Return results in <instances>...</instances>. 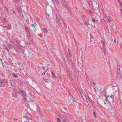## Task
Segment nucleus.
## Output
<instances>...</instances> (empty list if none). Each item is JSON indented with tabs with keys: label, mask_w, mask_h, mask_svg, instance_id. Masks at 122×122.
Instances as JSON below:
<instances>
[{
	"label": "nucleus",
	"mask_w": 122,
	"mask_h": 122,
	"mask_svg": "<svg viewBox=\"0 0 122 122\" xmlns=\"http://www.w3.org/2000/svg\"><path fill=\"white\" fill-rule=\"evenodd\" d=\"M93 84H94V85H96V83L94 82L93 83Z\"/></svg>",
	"instance_id": "obj_59"
},
{
	"label": "nucleus",
	"mask_w": 122,
	"mask_h": 122,
	"mask_svg": "<svg viewBox=\"0 0 122 122\" xmlns=\"http://www.w3.org/2000/svg\"><path fill=\"white\" fill-rule=\"evenodd\" d=\"M114 42L116 43V38H114Z\"/></svg>",
	"instance_id": "obj_46"
},
{
	"label": "nucleus",
	"mask_w": 122,
	"mask_h": 122,
	"mask_svg": "<svg viewBox=\"0 0 122 122\" xmlns=\"http://www.w3.org/2000/svg\"><path fill=\"white\" fill-rule=\"evenodd\" d=\"M117 79L118 80L119 79H120L121 76V75L120 73V70L119 68L118 67L117 68Z\"/></svg>",
	"instance_id": "obj_1"
},
{
	"label": "nucleus",
	"mask_w": 122,
	"mask_h": 122,
	"mask_svg": "<svg viewBox=\"0 0 122 122\" xmlns=\"http://www.w3.org/2000/svg\"><path fill=\"white\" fill-rule=\"evenodd\" d=\"M62 122H66L67 121V119L66 117L63 119H62Z\"/></svg>",
	"instance_id": "obj_17"
},
{
	"label": "nucleus",
	"mask_w": 122,
	"mask_h": 122,
	"mask_svg": "<svg viewBox=\"0 0 122 122\" xmlns=\"http://www.w3.org/2000/svg\"><path fill=\"white\" fill-rule=\"evenodd\" d=\"M84 23L85 24V25H86V24L87 23V22L86 21H84Z\"/></svg>",
	"instance_id": "obj_51"
},
{
	"label": "nucleus",
	"mask_w": 122,
	"mask_h": 122,
	"mask_svg": "<svg viewBox=\"0 0 122 122\" xmlns=\"http://www.w3.org/2000/svg\"><path fill=\"white\" fill-rule=\"evenodd\" d=\"M42 69H43V70H44L45 69V68L44 67L42 66Z\"/></svg>",
	"instance_id": "obj_48"
},
{
	"label": "nucleus",
	"mask_w": 122,
	"mask_h": 122,
	"mask_svg": "<svg viewBox=\"0 0 122 122\" xmlns=\"http://www.w3.org/2000/svg\"><path fill=\"white\" fill-rule=\"evenodd\" d=\"M88 97L89 100L90 101V102L92 103H93V102L92 101L91 98L88 95Z\"/></svg>",
	"instance_id": "obj_22"
},
{
	"label": "nucleus",
	"mask_w": 122,
	"mask_h": 122,
	"mask_svg": "<svg viewBox=\"0 0 122 122\" xmlns=\"http://www.w3.org/2000/svg\"><path fill=\"white\" fill-rule=\"evenodd\" d=\"M52 3L53 4H55L54 2V1H52Z\"/></svg>",
	"instance_id": "obj_62"
},
{
	"label": "nucleus",
	"mask_w": 122,
	"mask_h": 122,
	"mask_svg": "<svg viewBox=\"0 0 122 122\" xmlns=\"http://www.w3.org/2000/svg\"><path fill=\"white\" fill-rule=\"evenodd\" d=\"M45 81L47 83H48L49 80H48V79H45Z\"/></svg>",
	"instance_id": "obj_31"
},
{
	"label": "nucleus",
	"mask_w": 122,
	"mask_h": 122,
	"mask_svg": "<svg viewBox=\"0 0 122 122\" xmlns=\"http://www.w3.org/2000/svg\"><path fill=\"white\" fill-rule=\"evenodd\" d=\"M43 31L45 33H46L47 32V30L45 28H43Z\"/></svg>",
	"instance_id": "obj_16"
},
{
	"label": "nucleus",
	"mask_w": 122,
	"mask_h": 122,
	"mask_svg": "<svg viewBox=\"0 0 122 122\" xmlns=\"http://www.w3.org/2000/svg\"><path fill=\"white\" fill-rule=\"evenodd\" d=\"M26 96L23 97V99L24 101L25 102L26 101Z\"/></svg>",
	"instance_id": "obj_21"
},
{
	"label": "nucleus",
	"mask_w": 122,
	"mask_h": 122,
	"mask_svg": "<svg viewBox=\"0 0 122 122\" xmlns=\"http://www.w3.org/2000/svg\"><path fill=\"white\" fill-rule=\"evenodd\" d=\"M47 71V70H46V71H45L44 73H45V74Z\"/></svg>",
	"instance_id": "obj_56"
},
{
	"label": "nucleus",
	"mask_w": 122,
	"mask_h": 122,
	"mask_svg": "<svg viewBox=\"0 0 122 122\" xmlns=\"http://www.w3.org/2000/svg\"><path fill=\"white\" fill-rule=\"evenodd\" d=\"M52 74V76L53 78H56V75H55V74L53 72H51Z\"/></svg>",
	"instance_id": "obj_12"
},
{
	"label": "nucleus",
	"mask_w": 122,
	"mask_h": 122,
	"mask_svg": "<svg viewBox=\"0 0 122 122\" xmlns=\"http://www.w3.org/2000/svg\"><path fill=\"white\" fill-rule=\"evenodd\" d=\"M88 4L90 6V7L92 8H93V3L91 1H89L88 2Z\"/></svg>",
	"instance_id": "obj_7"
},
{
	"label": "nucleus",
	"mask_w": 122,
	"mask_h": 122,
	"mask_svg": "<svg viewBox=\"0 0 122 122\" xmlns=\"http://www.w3.org/2000/svg\"><path fill=\"white\" fill-rule=\"evenodd\" d=\"M64 109H65L66 111V109L64 107Z\"/></svg>",
	"instance_id": "obj_63"
},
{
	"label": "nucleus",
	"mask_w": 122,
	"mask_h": 122,
	"mask_svg": "<svg viewBox=\"0 0 122 122\" xmlns=\"http://www.w3.org/2000/svg\"><path fill=\"white\" fill-rule=\"evenodd\" d=\"M5 86L4 82L1 80H0V86L1 87H4Z\"/></svg>",
	"instance_id": "obj_4"
},
{
	"label": "nucleus",
	"mask_w": 122,
	"mask_h": 122,
	"mask_svg": "<svg viewBox=\"0 0 122 122\" xmlns=\"http://www.w3.org/2000/svg\"><path fill=\"white\" fill-rule=\"evenodd\" d=\"M26 35H27V36L28 37V38L30 37L31 36H30V33H29V34H26Z\"/></svg>",
	"instance_id": "obj_26"
},
{
	"label": "nucleus",
	"mask_w": 122,
	"mask_h": 122,
	"mask_svg": "<svg viewBox=\"0 0 122 122\" xmlns=\"http://www.w3.org/2000/svg\"><path fill=\"white\" fill-rule=\"evenodd\" d=\"M118 2H119L120 5H121V1L120 0H118Z\"/></svg>",
	"instance_id": "obj_49"
},
{
	"label": "nucleus",
	"mask_w": 122,
	"mask_h": 122,
	"mask_svg": "<svg viewBox=\"0 0 122 122\" xmlns=\"http://www.w3.org/2000/svg\"><path fill=\"white\" fill-rule=\"evenodd\" d=\"M93 114H94V116H95V117H96L97 116L96 115V113L94 111L93 112Z\"/></svg>",
	"instance_id": "obj_34"
},
{
	"label": "nucleus",
	"mask_w": 122,
	"mask_h": 122,
	"mask_svg": "<svg viewBox=\"0 0 122 122\" xmlns=\"http://www.w3.org/2000/svg\"><path fill=\"white\" fill-rule=\"evenodd\" d=\"M71 55H69V57H71Z\"/></svg>",
	"instance_id": "obj_50"
},
{
	"label": "nucleus",
	"mask_w": 122,
	"mask_h": 122,
	"mask_svg": "<svg viewBox=\"0 0 122 122\" xmlns=\"http://www.w3.org/2000/svg\"><path fill=\"white\" fill-rule=\"evenodd\" d=\"M65 30L67 32L68 34V33L69 32L66 29Z\"/></svg>",
	"instance_id": "obj_52"
},
{
	"label": "nucleus",
	"mask_w": 122,
	"mask_h": 122,
	"mask_svg": "<svg viewBox=\"0 0 122 122\" xmlns=\"http://www.w3.org/2000/svg\"><path fill=\"white\" fill-rule=\"evenodd\" d=\"M121 13L122 14V10L121 9Z\"/></svg>",
	"instance_id": "obj_60"
},
{
	"label": "nucleus",
	"mask_w": 122,
	"mask_h": 122,
	"mask_svg": "<svg viewBox=\"0 0 122 122\" xmlns=\"http://www.w3.org/2000/svg\"><path fill=\"white\" fill-rule=\"evenodd\" d=\"M12 75L15 78L17 77L18 76L17 74H15L14 73H12Z\"/></svg>",
	"instance_id": "obj_14"
},
{
	"label": "nucleus",
	"mask_w": 122,
	"mask_h": 122,
	"mask_svg": "<svg viewBox=\"0 0 122 122\" xmlns=\"http://www.w3.org/2000/svg\"><path fill=\"white\" fill-rule=\"evenodd\" d=\"M28 38V40L30 41H33V39L31 37V36L29 37H29Z\"/></svg>",
	"instance_id": "obj_20"
},
{
	"label": "nucleus",
	"mask_w": 122,
	"mask_h": 122,
	"mask_svg": "<svg viewBox=\"0 0 122 122\" xmlns=\"http://www.w3.org/2000/svg\"><path fill=\"white\" fill-rule=\"evenodd\" d=\"M4 49L6 51L8 52H9V51L8 49L7 48V46L5 45H4Z\"/></svg>",
	"instance_id": "obj_9"
},
{
	"label": "nucleus",
	"mask_w": 122,
	"mask_h": 122,
	"mask_svg": "<svg viewBox=\"0 0 122 122\" xmlns=\"http://www.w3.org/2000/svg\"><path fill=\"white\" fill-rule=\"evenodd\" d=\"M61 0L62 1V3H63L64 2H65L66 1L65 0Z\"/></svg>",
	"instance_id": "obj_44"
},
{
	"label": "nucleus",
	"mask_w": 122,
	"mask_h": 122,
	"mask_svg": "<svg viewBox=\"0 0 122 122\" xmlns=\"http://www.w3.org/2000/svg\"><path fill=\"white\" fill-rule=\"evenodd\" d=\"M120 46L122 50V42L120 44Z\"/></svg>",
	"instance_id": "obj_38"
},
{
	"label": "nucleus",
	"mask_w": 122,
	"mask_h": 122,
	"mask_svg": "<svg viewBox=\"0 0 122 122\" xmlns=\"http://www.w3.org/2000/svg\"><path fill=\"white\" fill-rule=\"evenodd\" d=\"M36 28H35V29L34 30V31H32V33H36Z\"/></svg>",
	"instance_id": "obj_37"
},
{
	"label": "nucleus",
	"mask_w": 122,
	"mask_h": 122,
	"mask_svg": "<svg viewBox=\"0 0 122 122\" xmlns=\"http://www.w3.org/2000/svg\"><path fill=\"white\" fill-rule=\"evenodd\" d=\"M69 94H70V95L71 96V93L70 92Z\"/></svg>",
	"instance_id": "obj_61"
},
{
	"label": "nucleus",
	"mask_w": 122,
	"mask_h": 122,
	"mask_svg": "<svg viewBox=\"0 0 122 122\" xmlns=\"http://www.w3.org/2000/svg\"><path fill=\"white\" fill-rule=\"evenodd\" d=\"M36 25H35L34 24H32L31 26L32 27H34V28L36 26Z\"/></svg>",
	"instance_id": "obj_30"
},
{
	"label": "nucleus",
	"mask_w": 122,
	"mask_h": 122,
	"mask_svg": "<svg viewBox=\"0 0 122 122\" xmlns=\"http://www.w3.org/2000/svg\"><path fill=\"white\" fill-rule=\"evenodd\" d=\"M45 73H44V72H43V73H42V76H44V75H45Z\"/></svg>",
	"instance_id": "obj_45"
},
{
	"label": "nucleus",
	"mask_w": 122,
	"mask_h": 122,
	"mask_svg": "<svg viewBox=\"0 0 122 122\" xmlns=\"http://www.w3.org/2000/svg\"><path fill=\"white\" fill-rule=\"evenodd\" d=\"M108 97H107H107H106V100L107 101V98H108Z\"/></svg>",
	"instance_id": "obj_54"
},
{
	"label": "nucleus",
	"mask_w": 122,
	"mask_h": 122,
	"mask_svg": "<svg viewBox=\"0 0 122 122\" xmlns=\"http://www.w3.org/2000/svg\"><path fill=\"white\" fill-rule=\"evenodd\" d=\"M21 93L22 94V96L23 97L26 96V92H23L22 90H21Z\"/></svg>",
	"instance_id": "obj_6"
},
{
	"label": "nucleus",
	"mask_w": 122,
	"mask_h": 122,
	"mask_svg": "<svg viewBox=\"0 0 122 122\" xmlns=\"http://www.w3.org/2000/svg\"><path fill=\"white\" fill-rule=\"evenodd\" d=\"M63 4V5L66 8L67 6V3L66 2H64L62 3Z\"/></svg>",
	"instance_id": "obj_11"
},
{
	"label": "nucleus",
	"mask_w": 122,
	"mask_h": 122,
	"mask_svg": "<svg viewBox=\"0 0 122 122\" xmlns=\"http://www.w3.org/2000/svg\"><path fill=\"white\" fill-rule=\"evenodd\" d=\"M101 43L103 47H105V44L104 41H101Z\"/></svg>",
	"instance_id": "obj_15"
},
{
	"label": "nucleus",
	"mask_w": 122,
	"mask_h": 122,
	"mask_svg": "<svg viewBox=\"0 0 122 122\" xmlns=\"http://www.w3.org/2000/svg\"><path fill=\"white\" fill-rule=\"evenodd\" d=\"M57 121L58 122H61L60 121V118H57Z\"/></svg>",
	"instance_id": "obj_28"
},
{
	"label": "nucleus",
	"mask_w": 122,
	"mask_h": 122,
	"mask_svg": "<svg viewBox=\"0 0 122 122\" xmlns=\"http://www.w3.org/2000/svg\"><path fill=\"white\" fill-rule=\"evenodd\" d=\"M59 79H60V81H61V77H59Z\"/></svg>",
	"instance_id": "obj_55"
},
{
	"label": "nucleus",
	"mask_w": 122,
	"mask_h": 122,
	"mask_svg": "<svg viewBox=\"0 0 122 122\" xmlns=\"http://www.w3.org/2000/svg\"><path fill=\"white\" fill-rule=\"evenodd\" d=\"M72 96V98H71L70 99H69V101L70 102H74L75 101V99L73 96Z\"/></svg>",
	"instance_id": "obj_8"
},
{
	"label": "nucleus",
	"mask_w": 122,
	"mask_h": 122,
	"mask_svg": "<svg viewBox=\"0 0 122 122\" xmlns=\"http://www.w3.org/2000/svg\"><path fill=\"white\" fill-rule=\"evenodd\" d=\"M63 24L65 27H67V25L65 23L63 22Z\"/></svg>",
	"instance_id": "obj_36"
},
{
	"label": "nucleus",
	"mask_w": 122,
	"mask_h": 122,
	"mask_svg": "<svg viewBox=\"0 0 122 122\" xmlns=\"http://www.w3.org/2000/svg\"><path fill=\"white\" fill-rule=\"evenodd\" d=\"M13 13L15 15H16V12L14 11H13Z\"/></svg>",
	"instance_id": "obj_40"
},
{
	"label": "nucleus",
	"mask_w": 122,
	"mask_h": 122,
	"mask_svg": "<svg viewBox=\"0 0 122 122\" xmlns=\"http://www.w3.org/2000/svg\"><path fill=\"white\" fill-rule=\"evenodd\" d=\"M37 111L39 112H40V111L39 109L38 108Z\"/></svg>",
	"instance_id": "obj_47"
},
{
	"label": "nucleus",
	"mask_w": 122,
	"mask_h": 122,
	"mask_svg": "<svg viewBox=\"0 0 122 122\" xmlns=\"http://www.w3.org/2000/svg\"><path fill=\"white\" fill-rule=\"evenodd\" d=\"M113 96H112V95H111V96H107V97H111V98H112L113 97Z\"/></svg>",
	"instance_id": "obj_41"
},
{
	"label": "nucleus",
	"mask_w": 122,
	"mask_h": 122,
	"mask_svg": "<svg viewBox=\"0 0 122 122\" xmlns=\"http://www.w3.org/2000/svg\"><path fill=\"white\" fill-rule=\"evenodd\" d=\"M25 43H26L27 45H30V43L28 41H26L25 42Z\"/></svg>",
	"instance_id": "obj_19"
},
{
	"label": "nucleus",
	"mask_w": 122,
	"mask_h": 122,
	"mask_svg": "<svg viewBox=\"0 0 122 122\" xmlns=\"http://www.w3.org/2000/svg\"><path fill=\"white\" fill-rule=\"evenodd\" d=\"M68 53H71V50L69 49H68Z\"/></svg>",
	"instance_id": "obj_42"
},
{
	"label": "nucleus",
	"mask_w": 122,
	"mask_h": 122,
	"mask_svg": "<svg viewBox=\"0 0 122 122\" xmlns=\"http://www.w3.org/2000/svg\"><path fill=\"white\" fill-rule=\"evenodd\" d=\"M5 27H7L10 30L11 29V27L10 25H9L7 26H4Z\"/></svg>",
	"instance_id": "obj_13"
},
{
	"label": "nucleus",
	"mask_w": 122,
	"mask_h": 122,
	"mask_svg": "<svg viewBox=\"0 0 122 122\" xmlns=\"http://www.w3.org/2000/svg\"><path fill=\"white\" fill-rule=\"evenodd\" d=\"M65 118L64 117V116L63 115H62L61 116V119H64Z\"/></svg>",
	"instance_id": "obj_33"
},
{
	"label": "nucleus",
	"mask_w": 122,
	"mask_h": 122,
	"mask_svg": "<svg viewBox=\"0 0 122 122\" xmlns=\"http://www.w3.org/2000/svg\"><path fill=\"white\" fill-rule=\"evenodd\" d=\"M9 83L10 84L11 86H15V82L12 80H10L9 81Z\"/></svg>",
	"instance_id": "obj_3"
},
{
	"label": "nucleus",
	"mask_w": 122,
	"mask_h": 122,
	"mask_svg": "<svg viewBox=\"0 0 122 122\" xmlns=\"http://www.w3.org/2000/svg\"><path fill=\"white\" fill-rule=\"evenodd\" d=\"M80 93L81 96L82 97H83L84 95V94L82 92H80Z\"/></svg>",
	"instance_id": "obj_25"
},
{
	"label": "nucleus",
	"mask_w": 122,
	"mask_h": 122,
	"mask_svg": "<svg viewBox=\"0 0 122 122\" xmlns=\"http://www.w3.org/2000/svg\"><path fill=\"white\" fill-rule=\"evenodd\" d=\"M19 1V0H15V2L16 3H18Z\"/></svg>",
	"instance_id": "obj_39"
},
{
	"label": "nucleus",
	"mask_w": 122,
	"mask_h": 122,
	"mask_svg": "<svg viewBox=\"0 0 122 122\" xmlns=\"http://www.w3.org/2000/svg\"><path fill=\"white\" fill-rule=\"evenodd\" d=\"M103 51L104 52H105L106 51V49L105 47H103L102 48Z\"/></svg>",
	"instance_id": "obj_18"
},
{
	"label": "nucleus",
	"mask_w": 122,
	"mask_h": 122,
	"mask_svg": "<svg viewBox=\"0 0 122 122\" xmlns=\"http://www.w3.org/2000/svg\"><path fill=\"white\" fill-rule=\"evenodd\" d=\"M25 29L26 32V34H28L30 33L29 29L26 26H25Z\"/></svg>",
	"instance_id": "obj_5"
},
{
	"label": "nucleus",
	"mask_w": 122,
	"mask_h": 122,
	"mask_svg": "<svg viewBox=\"0 0 122 122\" xmlns=\"http://www.w3.org/2000/svg\"><path fill=\"white\" fill-rule=\"evenodd\" d=\"M85 16L84 15H83V16H82V18L83 17V18H85Z\"/></svg>",
	"instance_id": "obj_53"
},
{
	"label": "nucleus",
	"mask_w": 122,
	"mask_h": 122,
	"mask_svg": "<svg viewBox=\"0 0 122 122\" xmlns=\"http://www.w3.org/2000/svg\"><path fill=\"white\" fill-rule=\"evenodd\" d=\"M114 26V24H112L111 25V26Z\"/></svg>",
	"instance_id": "obj_58"
},
{
	"label": "nucleus",
	"mask_w": 122,
	"mask_h": 122,
	"mask_svg": "<svg viewBox=\"0 0 122 122\" xmlns=\"http://www.w3.org/2000/svg\"><path fill=\"white\" fill-rule=\"evenodd\" d=\"M108 20L110 22H111L112 21V20L110 19H108Z\"/></svg>",
	"instance_id": "obj_43"
},
{
	"label": "nucleus",
	"mask_w": 122,
	"mask_h": 122,
	"mask_svg": "<svg viewBox=\"0 0 122 122\" xmlns=\"http://www.w3.org/2000/svg\"><path fill=\"white\" fill-rule=\"evenodd\" d=\"M1 62L2 63V64H3V62H2V61H1Z\"/></svg>",
	"instance_id": "obj_64"
},
{
	"label": "nucleus",
	"mask_w": 122,
	"mask_h": 122,
	"mask_svg": "<svg viewBox=\"0 0 122 122\" xmlns=\"http://www.w3.org/2000/svg\"><path fill=\"white\" fill-rule=\"evenodd\" d=\"M55 1L56 3L57 4V5H59V3L58 0H55Z\"/></svg>",
	"instance_id": "obj_23"
},
{
	"label": "nucleus",
	"mask_w": 122,
	"mask_h": 122,
	"mask_svg": "<svg viewBox=\"0 0 122 122\" xmlns=\"http://www.w3.org/2000/svg\"><path fill=\"white\" fill-rule=\"evenodd\" d=\"M4 7L6 9V12H7L8 11V9H7V8L5 6H4Z\"/></svg>",
	"instance_id": "obj_29"
},
{
	"label": "nucleus",
	"mask_w": 122,
	"mask_h": 122,
	"mask_svg": "<svg viewBox=\"0 0 122 122\" xmlns=\"http://www.w3.org/2000/svg\"><path fill=\"white\" fill-rule=\"evenodd\" d=\"M3 81H4V83H6L8 85V82L7 79L6 78H4L3 79Z\"/></svg>",
	"instance_id": "obj_10"
},
{
	"label": "nucleus",
	"mask_w": 122,
	"mask_h": 122,
	"mask_svg": "<svg viewBox=\"0 0 122 122\" xmlns=\"http://www.w3.org/2000/svg\"><path fill=\"white\" fill-rule=\"evenodd\" d=\"M2 22H5L6 21V20L5 18H4L2 19Z\"/></svg>",
	"instance_id": "obj_27"
},
{
	"label": "nucleus",
	"mask_w": 122,
	"mask_h": 122,
	"mask_svg": "<svg viewBox=\"0 0 122 122\" xmlns=\"http://www.w3.org/2000/svg\"><path fill=\"white\" fill-rule=\"evenodd\" d=\"M47 71V70H46V71H45L44 73H45V74Z\"/></svg>",
	"instance_id": "obj_57"
},
{
	"label": "nucleus",
	"mask_w": 122,
	"mask_h": 122,
	"mask_svg": "<svg viewBox=\"0 0 122 122\" xmlns=\"http://www.w3.org/2000/svg\"><path fill=\"white\" fill-rule=\"evenodd\" d=\"M92 20L94 23H95V20L93 18H92Z\"/></svg>",
	"instance_id": "obj_24"
},
{
	"label": "nucleus",
	"mask_w": 122,
	"mask_h": 122,
	"mask_svg": "<svg viewBox=\"0 0 122 122\" xmlns=\"http://www.w3.org/2000/svg\"><path fill=\"white\" fill-rule=\"evenodd\" d=\"M18 9H19L18 10H17L18 11V12H20L21 10V8H20Z\"/></svg>",
	"instance_id": "obj_32"
},
{
	"label": "nucleus",
	"mask_w": 122,
	"mask_h": 122,
	"mask_svg": "<svg viewBox=\"0 0 122 122\" xmlns=\"http://www.w3.org/2000/svg\"><path fill=\"white\" fill-rule=\"evenodd\" d=\"M17 95V93L15 90L14 89L13 92L12 93V97H15Z\"/></svg>",
	"instance_id": "obj_2"
},
{
	"label": "nucleus",
	"mask_w": 122,
	"mask_h": 122,
	"mask_svg": "<svg viewBox=\"0 0 122 122\" xmlns=\"http://www.w3.org/2000/svg\"><path fill=\"white\" fill-rule=\"evenodd\" d=\"M89 13L91 14H92V11L91 10H89Z\"/></svg>",
	"instance_id": "obj_35"
}]
</instances>
